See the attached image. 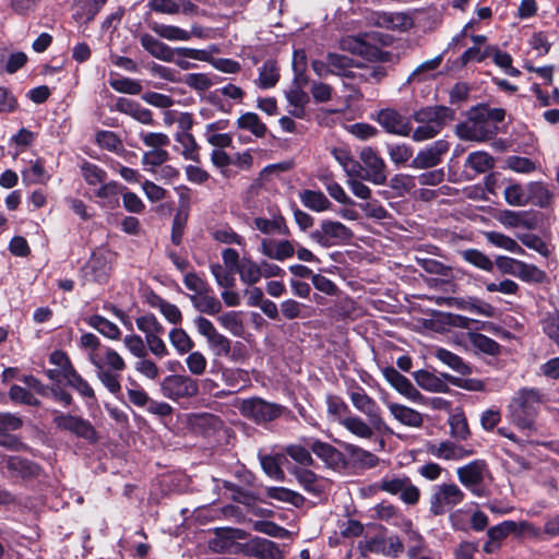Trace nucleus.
Wrapping results in <instances>:
<instances>
[{
    "label": "nucleus",
    "mask_w": 559,
    "mask_h": 559,
    "mask_svg": "<svg viewBox=\"0 0 559 559\" xmlns=\"http://www.w3.org/2000/svg\"><path fill=\"white\" fill-rule=\"evenodd\" d=\"M109 85L119 93L139 95L142 92L141 83L130 78L111 79L109 80Z\"/></svg>",
    "instance_id": "obj_62"
},
{
    "label": "nucleus",
    "mask_w": 559,
    "mask_h": 559,
    "mask_svg": "<svg viewBox=\"0 0 559 559\" xmlns=\"http://www.w3.org/2000/svg\"><path fill=\"white\" fill-rule=\"evenodd\" d=\"M254 228L260 230L264 235H282L288 236L290 230L286 224V219L283 215H274L273 218L255 217L253 219Z\"/></svg>",
    "instance_id": "obj_36"
},
{
    "label": "nucleus",
    "mask_w": 559,
    "mask_h": 559,
    "mask_svg": "<svg viewBox=\"0 0 559 559\" xmlns=\"http://www.w3.org/2000/svg\"><path fill=\"white\" fill-rule=\"evenodd\" d=\"M182 83L198 94H203L210 90L217 81L209 73H188L182 79Z\"/></svg>",
    "instance_id": "obj_50"
},
{
    "label": "nucleus",
    "mask_w": 559,
    "mask_h": 559,
    "mask_svg": "<svg viewBox=\"0 0 559 559\" xmlns=\"http://www.w3.org/2000/svg\"><path fill=\"white\" fill-rule=\"evenodd\" d=\"M241 552L245 556L259 559H280L282 557L278 546L265 538L253 537L241 546Z\"/></svg>",
    "instance_id": "obj_24"
},
{
    "label": "nucleus",
    "mask_w": 559,
    "mask_h": 559,
    "mask_svg": "<svg viewBox=\"0 0 559 559\" xmlns=\"http://www.w3.org/2000/svg\"><path fill=\"white\" fill-rule=\"evenodd\" d=\"M515 276L526 283H542L545 280L546 274L536 265L519 260Z\"/></svg>",
    "instance_id": "obj_57"
},
{
    "label": "nucleus",
    "mask_w": 559,
    "mask_h": 559,
    "mask_svg": "<svg viewBox=\"0 0 559 559\" xmlns=\"http://www.w3.org/2000/svg\"><path fill=\"white\" fill-rule=\"evenodd\" d=\"M139 136L143 144L152 150H165L170 143L169 136L163 132L141 131Z\"/></svg>",
    "instance_id": "obj_61"
},
{
    "label": "nucleus",
    "mask_w": 559,
    "mask_h": 559,
    "mask_svg": "<svg viewBox=\"0 0 559 559\" xmlns=\"http://www.w3.org/2000/svg\"><path fill=\"white\" fill-rule=\"evenodd\" d=\"M170 344L176 348L178 354H188L194 347V342L189 334L181 328H175L169 332Z\"/></svg>",
    "instance_id": "obj_54"
},
{
    "label": "nucleus",
    "mask_w": 559,
    "mask_h": 559,
    "mask_svg": "<svg viewBox=\"0 0 559 559\" xmlns=\"http://www.w3.org/2000/svg\"><path fill=\"white\" fill-rule=\"evenodd\" d=\"M87 324L97 330L105 337L110 340H119L121 335L120 329L111 321L103 316L93 314L86 320Z\"/></svg>",
    "instance_id": "obj_47"
},
{
    "label": "nucleus",
    "mask_w": 559,
    "mask_h": 559,
    "mask_svg": "<svg viewBox=\"0 0 559 559\" xmlns=\"http://www.w3.org/2000/svg\"><path fill=\"white\" fill-rule=\"evenodd\" d=\"M88 359L100 383L117 396L121 392V372L126 369L123 358L115 349L105 347L103 353L91 352Z\"/></svg>",
    "instance_id": "obj_3"
},
{
    "label": "nucleus",
    "mask_w": 559,
    "mask_h": 559,
    "mask_svg": "<svg viewBox=\"0 0 559 559\" xmlns=\"http://www.w3.org/2000/svg\"><path fill=\"white\" fill-rule=\"evenodd\" d=\"M461 484L477 497L484 496L481 487L485 478L489 475L487 463L483 460H475L456 469Z\"/></svg>",
    "instance_id": "obj_15"
},
{
    "label": "nucleus",
    "mask_w": 559,
    "mask_h": 559,
    "mask_svg": "<svg viewBox=\"0 0 559 559\" xmlns=\"http://www.w3.org/2000/svg\"><path fill=\"white\" fill-rule=\"evenodd\" d=\"M188 297L194 309L201 313L215 316L222 310V302L213 295L211 287L206 293L191 294Z\"/></svg>",
    "instance_id": "obj_34"
},
{
    "label": "nucleus",
    "mask_w": 559,
    "mask_h": 559,
    "mask_svg": "<svg viewBox=\"0 0 559 559\" xmlns=\"http://www.w3.org/2000/svg\"><path fill=\"white\" fill-rule=\"evenodd\" d=\"M348 395L353 406L364 414L367 420L358 415L349 414L345 419L341 420L342 427L353 436L364 440H371L376 433L384 436L393 433V430L382 417L380 406L376 400L367 394L362 386L356 385L352 388Z\"/></svg>",
    "instance_id": "obj_1"
},
{
    "label": "nucleus",
    "mask_w": 559,
    "mask_h": 559,
    "mask_svg": "<svg viewBox=\"0 0 559 559\" xmlns=\"http://www.w3.org/2000/svg\"><path fill=\"white\" fill-rule=\"evenodd\" d=\"M9 397L14 403L24 404L28 406H40V401L31 393L29 390L20 386L17 384H13L9 390Z\"/></svg>",
    "instance_id": "obj_60"
},
{
    "label": "nucleus",
    "mask_w": 559,
    "mask_h": 559,
    "mask_svg": "<svg viewBox=\"0 0 559 559\" xmlns=\"http://www.w3.org/2000/svg\"><path fill=\"white\" fill-rule=\"evenodd\" d=\"M150 26L156 35L170 41H186L189 40L192 36L201 37L203 34V31L200 26H193L190 32L175 25H167L157 22L152 23Z\"/></svg>",
    "instance_id": "obj_30"
},
{
    "label": "nucleus",
    "mask_w": 559,
    "mask_h": 559,
    "mask_svg": "<svg viewBox=\"0 0 559 559\" xmlns=\"http://www.w3.org/2000/svg\"><path fill=\"white\" fill-rule=\"evenodd\" d=\"M302 205L313 212H324L332 209L333 204L320 190L306 189L299 193Z\"/></svg>",
    "instance_id": "obj_37"
},
{
    "label": "nucleus",
    "mask_w": 559,
    "mask_h": 559,
    "mask_svg": "<svg viewBox=\"0 0 559 559\" xmlns=\"http://www.w3.org/2000/svg\"><path fill=\"white\" fill-rule=\"evenodd\" d=\"M352 230L341 222L323 219L320 227L310 234V238L324 248L348 241Z\"/></svg>",
    "instance_id": "obj_12"
},
{
    "label": "nucleus",
    "mask_w": 559,
    "mask_h": 559,
    "mask_svg": "<svg viewBox=\"0 0 559 559\" xmlns=\"http://www.w3.org/2000/svg\"><path fill=\"white\" fill-rule=\"evenodd\" d=\"M435 356L444 365L463 376L472 373V368L466 365L460 356L445 348H438Z\"/></svg>",
    "instance_id": "obj_49"
},
{
    "label": "nucleus",
    "mask_w": 559,
    "mask_h": 559,
    "mask_svg": "<svg viewBox=\"0 0 559 559\" xmlns=\"http://www.w3.org/2000/svg\"><path fill=\"white\" fill-rule=\"evenodd\" d=\"M296 243L287 239L262 238L259 251L266 258L284 261L295 254Z\"/></svg>",
    "instance_id": "obj_23"
},
{
    "label": "nucleus",
    "mask_w": 559,
    "mask_h": 559,
    "mask_svg": "<svg viewBox=\"0 0 559 559\" xmlns=\"http://www.w3.org/2000/svg\"><path fill=\"white\" fill-rule=\"evenodd\" d=\"M328 67L332 69L333 75H338L344 78V81H347L353 68L354 60L345 55L329 52L328 55Z\"/></svg>",
    "instance_id": "obj_44"
},
{
    "label": "nucleus",
    "mask_w": 559,
    "mask_h": 559,
    "mask_svg": "<svg viewBox=\"0 0 559 559\" xmlns=\"http://www.w3.org/2000/svg\"><path fill=\"white\" fill-rule=\"evenodd\" d=\"M413 117L419 123L413 132V139L420 142L439 134L447 122L454 120L455 112L445 106H432L415 111Z\"/></svg>",
    "instance_id": "obj_4"
},
{
    "label": "nucleus",
    "mask_w": 559,
    "mask_h": 559,
    "mask_svg": "<svg viewBox=\"0 0 559 559\" xmlns=\"http://www.w3.org/2000/svg\"><path fill=\"white\" fill-rule=\"evenodd\" d=\"M221 325L228 330L235 336H241L245 331L243 322L240 313L237 311H228L218 317Z\"/></svg>",
    "instance_id": "obj_59"
},
{
    "label": "nucleus",
    "mask_w": 559,
    "mask_h": 559,
    "mask_svg": "<svg viewBox=\"0 0 559 559\" xmlns=\"http://www.w3.org/2000/svg\"><path fill=\"white\" fill-rule=\"evenodd\" d=\"M543 332L559 346V313H548L542 320Z\"/></svg>",
    "instance_id": "obj_64"
},
{
    "label": "nucleus",
    "mask_w": 559,
    "mask_h": 559,
    "mask_svg": "<svg viewBox=\"0 0 559 559\" xmlns=\"http://www.w3.org/2000/svg\"><path fill=\"white\" fill-rule=\"evenodd\" d=\"M512 533H528L537 536L539 531L526 521L520 523L511 520L503 521L487 531V542L483 545V551L486 554L497 552L501 548L502 542Z\"/></svg>",
    "instance_id": "obj_7"
},
{
    "label": "nucleus",
    "mask_w": 559,
    "mask_h": 559,
    "mask_svg": "<svg viewBox=\"0 0 559 559\" xmlns=\"http://www.w3.org/2000/svg\"><path fill=\"white\" fill-rule=\"evenodd\" d=\"M107 0H75L73 19L79 24H87L94 20Z\"/></svg>",
    "instance_id": "obj_35"
},
{
    "label": "nucleus",
    "mask_w": 559,
    "mask_h": 559,
    "mask_svg": "<svg viewBox=\"0 0 559 559\" xmlns=\"http://www.w3.org/2000/svg\"><path fill=\"white\" fill-rule=\"evenodd\" d=\"M378 122L389 133L408 135L412 131L408 120L394 109H382L378 114Z\"/></svg>",
    "instance_id": "obj_29"
},
{
    "label": "nucleus",
    "mask_w": 559,
    "mask_h": 559,
    "mask_svg": "<svg viewBox=\"0 0 559 559\" xmlns=\"http://www.w3.org/2000/svg\"><path fill=\"white\" fill-rule=\"evenodd\" d=\"M52 413L55 415L52 423L58 429L69 431L88 443L93 444L97 442V431L87 419L71 414H64L59 411H53Z\"/></svg>",
    "instance_id": "obj_11"
},
{
    "label": "nucleus",
    "mask_w": 559,
    "mask_h": 559,
    "mask_svg": "<svg viewBox=\"0 0 559 559\" xmlns=\"http://www.w3.org/2000/svg\"><path fill=\"white\" fill-rule=\"evenodd\" d=\"M293 474L295 475L296 479L300 484V486L309 493H312L314 496H320L324 490L323 480L321 477H319L317 474H314L312 471L304 468V467H296L293 471Z\"/></svg>",
    "instance_id": "obj_38"
},
{
    "label": "nucleus",
    "mask_w": 559,
    "mask_h": 559,
    "mask_svg": "<svg viewBox=\"0 0 559 559\" xmlns=\"http://www.w3.org/2000/svg\"><path fill=\"white\" fill-rule=\"evenodd\" d=\"M543 403V394L537 389H522L509 405L512 421L522 429H531Z\"/></svg>",
    "instance_id": "obj_5"
},
{
    "label": "nucleus",
    "mask_w": 559,
    "mask_h": 559,
    "mask_svg": "<svg viewBox=\"0 0 559 559\" xmlns=\"http://www.w3.org/2000/svg\"><path fill=\"white\" fill-rule=\"evenodd\" d=\"M64 380L67 384L73 388L83 399L96 400L94 389L91 384L75 370L71 368Z\"/></svg>",
    "instance_id": "obj_46"
},
{
    "label": "nucleus",
    "mask_w": 559,
    "mask_h": 559,
    "mask_svg": "<svg viewBox=\"0 0 559 559\" xmlns=\"http://www.w3.org/2000/svg\"><path fill=\"white\" fill-rule=\"evenodd\" d=\"M112 252L107 248H97L83 267L87 281L105 283L111 270Z\"/></svg>",
    "instance_id": "obj_17"
},
{
    "label": "nucleus",
    "mask_w": 559,
    "mask_h": 559,
    "mask_svg": "<svg viewBox=\"0 0 559 559\" xmlns=\"http://www.w3.org/2000/svg\"><path fill=\"white\" fill-rule=\"evenodd\" d=\"M341 48L367 60H383V51L360 37L347 36L341 40Z\"/></svg>",
    "instance_id": "obj_26"
},
{
    "label": "nucleus",
    "mask_w": 559,
    "mask_h": 559,
    "mask_svg": "<svg viewBox=\"0 0 559 559\" xmlns=\"http://www.w3.org/2000/svg\"><path fill=\"white\" fill-rule=\"evenodd\" d=\"M377 488L390 495L400 496V499L406 504H416L420 498V491L407 476H384Z\"/></svg>",
    "instance_id": "obj_13"
},
{
    "label": "nucleus",
    "mask_w": 559,
    "mask_h": 559,
    "mask_svg": "<svg viewBox=\"0 0 559 559\" xmlns=\"http://www.w3.org/2000/svg\"><path fill=\"white\" fill-rule=\"evenodd\" d=\"M280 80V70L276 61L269 59L259 68L258 79L254 84L262 90L274 87Z\"/></svg>",
    "instance_id": "obj_41"
},
{
    "label": "nucleus",
    "mask_w": 559,
    "mask_h": 559,
    "mask_svg": "<svg viewBox=\"0 0 559 559\" xmlns=\"http://www.w3.org/2000/svg\"><path fill=\"white\" fill-rule=\"evenodd\" d=\"M163 396L173 400H189L199 394V382L187 374H169L160 382Z\"/></svg>",
    "instance_id": "obj_9"
},
{
    "label": "nucleus",
    "mask_w": 559,
    "mask_h": 559,
    "mask_svg": "<svg viewBox=\"0 0 559 559\" xmlns=\"http://www.w3.org/2000/svg\"><path fill=\"white\" fill-rule=\"evenodd\" d=\"M127 188L117 181L103 183L96 191L95 197L102 200V205L108 209H115L119 204V195Z\"/></svg>",
    "instance_id": "obj_39"
},
{
    "label": "nucleus",
    "mask_w": 559,
    "mask_h": 559,
    "mask_svg": "<svg viewBox=\"0 0 559 559\" xmlns=\"http://www.w3.org/2000/svg\"><path fill=\"white\" fill-rule=\"evenodd\" d=\"M415 380L421 389L429 392L445 393L449 391L448 384L441 377L427 370H418L415 373Z\"/></svg>",
    "instance_id": "obj_43"
},
{
    "label": "nucleus",
    "mask_w": 559,
    "mask_h": 559,
    "mask_svg": "<svg viewBox=\"0 0 559 559\" xmlns=\"http://www.w3.org/2000/svg\"><path fill=\"white\" fill-rule=\"evenodd\" d=\"M237 272L239 273L240 281L249 286L257 284L261 280L260 263L249 258H243L240 261Z\"/></svg>",
    "instance_id": "obj_48"
},
{
    "label": "nucleus",
    "mask_w": 559,
    "mask_h": 559,
    "mask_svg": "<svg viewBox=\"0 0 559 559\" xmlns=\"http://www.w3.org/2000/svg\"><path fill=\"white\" fill-rule=\"evenodd\" d=\"M462 259L486 272H491L493 270L495 263L490 260V258L484 252L477 249H466L460 252Z\"/></svg>",
    "instance_id": "obj_52"
},
{
    "label": "nucleus",
    "mask_w": 559,
    "mask_h": 559,
    "mask_svg": "<svg viewBox=\"0 0 559 559\" xmlns=\"http://www.w3.org/2000/svg\"><path fill=\"white\" fill-rule=\"evenodd\" d=\"M81 173L88 186H102L107 179L106 170L90 162H84L81 165Z\"/></svg>",
    "instance_id": "obj_55"
},
{
    "label": "nucleus",
    "mask_w": 559,
    "mask_h": 559,
    "mask_svg": "<svg viewBox=\"0 0 559 559\" xmlns=\"http://www.w3.org/2000/svg\"><path fill=\"white\" fill-rule=\"evenodd\" d=\"M194 326L207 343V346L217 357H227L230 354L231 341L219 333L215 325L205 317L199 316L193 320Z\"/></svg>",
    "instance_id": "obj_14"
},
{
    "label": "nucleus",
    "mask_w": 559,
    "mask_h": 559,
    "mask_svg": "<svg viewBox=\"0 0 559 559\" xmlns=\"http://www.w3.org/2000/svg\"><path fill=\"white\" fill-rule=\"evenodd\" d=\"M141 46L154 58L170 62L175 61V57L190 58L194 60L205 61L209 59V53L205 50L193 48H171L159 39L150 34H143L140 37Z\"/></svg>",
    "instance_id": "obj_6"
},
{
    "label": "nucleus",
    "mask_w": 559,
    "mask_h": 559,
    "mask_svg": "<svg viewBox=\"0 0 559 559\" xmlns=\"http://www.w3.org/2000/svg\"><path fill=\"white\" fill-rule=\"evenodd\" d=\"M23 426L20 416L11 413H0V445L12 451H19L25 448V444L12 435Z\"/></svg>",
    "instance_id": "obj_20"
},
{
    "label": "nucleus",
    "mask_w": 559,
    "mask_h": 559,
    "mask_svg": "<svg viewBox=\"0 0 559 559\" xmlns=\"http://www.w3.org/2000/svg\"><path fill=\"white\" fill-rule=\"evenodd\" d=\"M504 117L506 111L501 108L474 107L468 111L466 121L456 127V133L462 140L485 142L497 134L498 123Z\"/></svg>",
    "instance_id": "obj_2"
},
{
    "label": "nucleus",
    "mask_w": 559,
    "mask_h": 559,
    "mask_svg": "<svg viewBox=\"0 0 559 559\" xmlns=\"http://www.w3.org/2000/svg\"><path fill=\"white\" fill-rule=\"evenodd\" d=\"M22 176L23 181L27 185H44L50 179L41 159H36L29 168L24 169Z\"/></svg>",
    "instance_id": "obj_51"
},
{
    "label": "nucleus",
    "mask_w": 559,
    "mask_h": 559,
    "mask_svg": "<svg viewBox=\"0 0 559 559\" xmlns=\"http://www.w3.org/2000/svg\"><path fill=\"white\" fill-rule=\"evenodd\" d=\"M239 411L254 423L264 424L278 418L283 414L284 406L261 397H251L241 402Z\"/></svg>",
    "instance_id": "obj_10"
},
{
    "label": "nucleus",
    "mask_w": 559,
    "mask_h": 559,
    "mask_svg": "<svg viewBox=\"0 0 559 559\" xmlns=\"http://www.w3.org/2000/svg\"><path fill=\"white\" fill-rule=\"evenodd\" d=\"M176 141L181 145V155L187 160L200 163V146L198 145L194 136L186 131L176 134Z\"/></svg>",
    "instance_id": "obj_45"
},
{
    "label": "nucleus",
    "mask_w": 559,
    "mask_h": 559,
    "mask_svg": "<svg viewBox=\"0 0 559 559\" xmlns=\"http://www.w3.org/2000/svg\"><path fill=\"white\" fill-rule=\"evenodd\" d=\"M496 219L508 228L524 227L533 229L537 225L535 215L528 211L501 210L496 214Z\"/></svg>",
    "instance_id": "obj_27"
},
{
    "label": "nucleus",
    "mask_w": 559,
    "mask_h": 559,
    "mask_svg": "<svg viewBox=\"0 0 559 559\" xmlns=\"http://www.w3.org/2000/svg\"><path fill=\"white\" fill-rule=\"evenodd\" d=\"M3 463L4 467L14 477L33 478L40 472L36 463L17 455L4 456Z\"/></svg>",
    "instance_id": "obj_31"
},
{
    "label": "nucleus",
    "mask_w": 559,
    "mask_h": 559,
    "mask_svg": "<svg viewBox=\"0 0 559 559\" xmlns=\"http://www.w3.org/2000/svg\"><path fill=\"white\" fill-rule=\"evenodd\" d=\"M465 166L474 169L476 173L483 174L493 168L495 159L486 152H473L467 156Z\"/></svg>",
    "instance_id": "obj_53"
},
{
    "label": "nucleus",
    "mask_w": 559,
    "mask_h": 559,
    "mask_svg": "<svg viewBox=\"0 0 559 559\" xmlns=\"http://www.w3.org/2000/svg\"><path fill=\"white\" fill-rule=\"evenodd\" d=\"M427 452L437 459L445 461H460L473 454V450L449 440L428 443Z\"/></svg>",
    "instance_id": "obj_22"
},
{
    "label": "nucleus",
    "mask_w": 559,
    "mask_h": 559,
    "mask_svg": "<svg viewBox=\"0 0 559 559\" xmlns=\"http://www.w3.org/2000/svg\"><path fill=\"white\" fill-rule=\"evenodd\" d=\"M246 531L234 527H217L214 537L209 540V548L215 554H237L241 551L239 539L247 538Z\"/></svg>",
    "instance_id": "obj_16"
},
{
    "label": "nucleus",
    "mask_w": 559,
    "mask_h": 559,
    "mask_svg": "<svg viewBox=\"0 0 559 559\" xmlns=\"http://www.w3.org/2000/svg\"><path fill=\"white\" fill-rule=\"evenodd\" d=\"M328 413L334 417V420L341 425V420L345 419L350 411L347 404L338 396L330 395L326 399Z\"/></svg>",
    "instance_id": "obj_63"
},
{
    "label": "nucleus",
    "mask_w": 559,
    "mask_h": 559,
    "mask_svg": "<svg viewBox=\"0 0 559 559\" xmlns=\"http://www.w3.org/2000/svg\"><path fill=\"white\" fill-rule=\"evenodd\" d=\"M341 447L355 463H359L367 468L376 467L379 463V457L376 454L356 444L342 442Z\"/></svg>",
    "instance_id": "obj_42"
},
{
    "label": "nucleus",
    "mask_w": 559,
    "mask_h": 559,
    "mask_svg": "<svg viewBox=\"0 0 559 559\" xmlns=\"http://www.w3.org/2000/svg\"><path fill=\"white\" fill-rule=\"evenodd\" d=\"M306 445L329 466H338L343 461V454L332 444L314 438H306Z\"/></svg>",
    "instance_id": "obj_32"
},
{
    "label": "nucleus",
    "mask_w": 559,
    "mask_h": 559,
    "mask_svg": "<svg viewBox=\"0 0 559 559\" xmlns=\"http://www.w3.org/2000/svg\"><path fill=\"white\" fill-rule=\"evenodd\" d=\"M469 341L473 347L487 355H498L500 352V345L495 340L480 333H472Z\"/></svg>",
    "instance_id": "obj_56"
},
{
    "label": "nucleus",
    "mask_w": 559,
    "mask_h": 559,
    "mask_svg": "<svg viewBox=\"0 0 559 559\" xmlns=\"http://www.w3.org/2000/svg\"><path fill=\"white\" fill-rule=\"evenodd\" d=\"M386 75V68L381 64H358L355 63L353 71L344 85L353 92H358L361 84H378Z\"/></svg>",
    "instance_id": "obj_18"
},
{
    "label": "nucleus",
    "mask_w": 559,
    "mask_h": 559,
    "mask_svg": "<svg viewBox=\"0 0 559 559\" xmlns=\"http://www.w3.org/2000/svg\"><path fill=\"white\" fill-rule=\"evenodd\" d=\"M135 323L136 328L144 333L145 338L165 333V328L152 313L136 318Z\"/></svg>",
    "instance_id": "obj_58"
},
{
    "label": "nucleus",
    "mask_w": 559,
    "mask_h": 559,
    "mask_svg": "<svg viewBox=\"0 0 559 559\" xmlns=\"http://www.w3.org/2000/svg\"><path fill=\"white\" fill-rule=\"evenodd\" d=\"M390 414L404 426L419 428L423 426V415L408 406L399 403L386 402L385 403Z\"/></svg>",
    "instance_id": "obj_33"
},
{
    "label": "nucleus",
    "mask_w": 559,
    "mask_h": 559,
    "mask_svg": "<svg viewBox=\"0 0 559 559\" xmlns=\"http://www.w3.org/2000/svg\"><path fill=\"white\" fill-rule=\"evenodd\" d=\"M236 126L238 129L248 131L258 139L264 138L267 133L266 124L255 112L251 111L240 115L236 121Z\"/></svg>",
    "instance_id": "obj_40"
},
{
    "label": "nucleus",
    "mask_w": 559,
    "mask_h": 559,
    "mask_svg": "<svg viewBox=\"0 0 559 559\" xmlns=\"http://www.w3.org/2000/svg\"><path fill=\"white\" fill-rule=\"evenodd\" d=\"M461 488L451 484H441L433 487L429 499V511L435 516L443 515L464 500Z\"/></svg>",
    "instance_id": "obj_8"
},
{
    "label": "nucleus",
    "mask_w": 559,
    "mask_h": 559,
    "mask_svg": "<svg viewBox=\"0 0 559 559\" xmlns=\"http://www.w3.org/2000/svg\"><path fill=\"white\" fill-rule=\"evenodd\" d=\"M365 168V180L376 186L386 183V165L382 157L371 147H365L359 154Z\"/></svg>",
    "instance_id": "obj_19"
},
{
    "label": "nucleus",
    "mask_w": 559,
    "mask_h": 559,
    "mask_svg": "<svg viewBox=\"0 0 559 559\" xmlns=\"http://www.w3.org/2000/svg\"><path fill=\"white\" fill-rule=\"evenodd\" d=\"M114 109L116 111L130 116L140 123L147 126L154 124L153 112L150 109L143 107L136 100L126 97H118Z\"/></svg>",
    "instance_id": "obj_28"
},
{
    "label": "nucleus",
    "mask_w": 559,
    "mask_h": 559,
    "mask_svg": "<svg viewBox=\"0 0 559 559\" xmlns=\"http://www.w3.org/2000/svg\"><path fill=\"white\" fill-rule=\"evenodd\" d=\"M449 143L444 140H438L428 147L420 150L412 160L411 166L417 169H427L437 166L442 156L449 151Z\"/></svg>",
    "instance_id": "obj_21"
},
{
    "label": "nucleus",
    "mask_w": 559,
    "mask_h": 559,
    "mask_svg": "<svg viewBox=\"0 0 559 559\" xmlns=\"http://www.w3.org/2000/svg\"><path fill=\"white\" fill-rule=\"evenodd\" d=\"M384 379L402 395L412 402L423 400L421 393L413 385V383L393 367L382 369Z\"/></svg>",
    "instance_id": "obj_25"
}]
</instances>
